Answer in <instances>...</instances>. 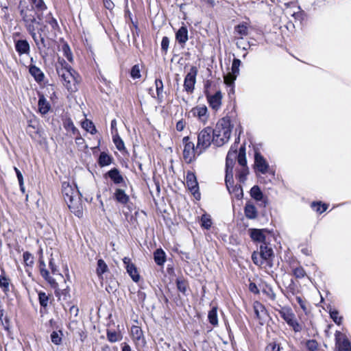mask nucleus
<instances>
[{
	"label": "nucleus",
	"instance_id": "1",
	"mask_svg": "<svg viewBox=\"0 0 351 351\" xmlns=\"http://www.w3.org/2000/svg\"><path fill=\"white\" fill-rule=\"evenodd\" d=\"M62 194L69 210L77 217H82L83 215L82 194L77 186H73L69 182H64L62 184Z\"/></svg>",
	"mask_w": 351,
	"mask_h": 351
},
{
	"label": "nucleus",
	"instance_id": "2",
	"mask_svg": "<svg viewBox=\"0 0 351 351\" xmlns=\"http://www.w3.org/2000/svg\"><path fill=\"white\" fill-rule=\"evenodd\" d=\"M233 125L229 117H225L219 119L214 130V137H215V145L220 147L227 143L232 133Z\"/></svg>",
	"mask_w": 351,
	"mask_h": 351
},
{
	"label": "nucleus",
	"instance_id": "3",
	"mask_svg": "<svg viewBox=\"0 0 351 351\" xmlns=\"http://www.w3.org/2000/svg\"><path fill=\"white\" fill-rule=\"evenodd\" d=\"M214 130L211 127H206L202 130L197 135L196 150H199L198 156L208 149L213 142L215 145Z\"/></svg>",
	"mask_w": 351,
	"mask_h": 351
},
{
	"label": "nucleus",
	"instance_id": "4",
	"mask_svg": "<svg viewBox=\"0 0 351 351\" xmlns=\"http://www.w3.org/2000/svg\"><path fill=\"white\" fill-rule=\"evenodd\" d=\"M19 8L27 31L29 30V28H36L35 24L40 25V21L36 20V11L33 5L19 6Z\"/></svg>",
	"mask_w": 351,
	"mask_h": 351
},
{
	"label": "nucleus",
	"instance_id": "5",
	"mask_svg": "<svg viewBox=\"0 0 351 351\" xmlns=\"http://www.w3.org/2000/svg\"><path fill=\"white\" fill-rule=\"evenodd\" d=\"M57 72L59 77L64 81V85L68 90L73 91L72 84L76 82L75 71L66 64L65 67L57 68Z\"/></svg>",
	"mask_w": 351,
	"mask_h": 351
},
{
	"label": "nucleus",
	"instance_id": "6",
	"mask_svg": "<svg viewBox=\"0 0 351 351\" xmlns=\"http://www.w3.org/2000/svg\"><path fill=\"white\" fill-rule=\"evenodd\" d=\"M189 136H184L182 139L184 144L183 158L187 164L191 163L195 154L198 155L199 150H196L194 143L189 141Z\"/></svg>",
	"mask_w": 351,
	"mask_h": 351
},
{
	"label": "nucleus",
	"instance_id": "7",
	"mask_svg": "<svg viewBox=\"0 0 351 351\" xmlns=\"http://www.w3.org/2000/svg\"><path fill=\"white\" fill-rule=\"evenodd\" d=\"M197 72L198 71L197 67L193 66L191 67L189 72L184 77V89L188 93H192L194 90Z\"/></svg>",
	"mask_w": 351,
	"mask_h": 351
},
{
	"label": "nucleus",
	"instance_id": "8",
	"mask_svg": "<svg viewBox=\"0 0 351 351\" xmlns=\"http://www.w3.org/2000/svg\"><path fill=\"white\" fill-rule=\"evenodd\" d=\"M186 115H187L188 117L191 116L197 117L198 120L204 124L207 122L209 117L208 108L205 105L197 106L193 108Z\"/></svg>",
	"mask_w": 351,
	"mask_h": 351
},
{
	"label": "nucleus",
	"instance_id": "9",
	"mask_svg": "<svg viewBox=\"0 0 351 351\" xmlns=\"http://www.w3.org/2000/svg\"><path fill=\"white\" fill-rule=\"evenodd\" d=\"M254 168L262 174L267 173L269 168V163L258 149H254Z\"/></svg>",
	"mask_w": 351,
	"mask_h": 351
},
{
	"label": "nucleus",
	"instance_id": "10",
	"mask_svg": "<svg viewBox=\"0 0 351 351\" xmlns=\"http://www.w3.org/2000/svg\"><path fill=\"white\" fill-rule=\"evenodd\" d=\"M259 255L263 258L265 262V267H273V258L274 257V251L271 247H269L267 243H261L260 245Z\"/></svg>",
	"mask_w": 351,
	"mask_h": 351
},
{
	"label": "nucleus",
	"instance_id": "11",
	"mask_svg": "<svg viewBox=\"0 0 351 351\" xmlns=\"http://www.w3.org/2000/svg\"><path fill=\"white\" fill-rule=\"evenodd\" d=\"M186 183L189 190L193 193L196 199L200 197L199 185L194 173L188 171L186 178Z\"/></svg>",
	"mask_w": 351,
	"mask_h": 351
},
{
	"label": "nucleus",
	"instance_id": "12",
	"mask_svg": "<svg viewBox=\"0 0 351 351\" xmlns=\"http://www.w3.org/2000/svg\"><path fill=\"white\" fill-rule=\"evenodd\" d=\"M209 106L214 110L217 111L221 106L222 93L221 90L216 91L213 95L209 94L206 96Z\"/></svg>",
	"mask_w": 351,
	"mask_h": 351
},
{
	"label": "nucleus",
	"instance_id": "13",
	"mask_svg": "<svg viewBox=\"0 0 351 351\" xmlns=\"http://www.w3.org/2000/svg\"><path fill=\"white\" fill-rule=\"evenodd\" d=\"M123 262L125 265L127 273L131 277L132 280L135 282H138L140 280V275L136 267L132 263L131 259L130 258L125 257L123 259Z\"/></svg>",
	"mask_w": 351,
	"mask_h": 351
},
{
	"label": "nucleus",
	"instance_id": "14",
	"mask_svg": "<svg viewBox=\"0 0 351 351\" xmlns=\"http://www.w3.org/2000/svg\"><path fill=\"white\" fill-rule=\"evenodd\" d=\"M250 194L252 198L256 201L261 202L264 207L267 206L268 203L267 197L264 196L263 193L258 185H254L251 188Z\"/></svg>",
	"mask_w": 351,
	"mask_h": 351
},
{
	"label": "nucleus",
	"instance_id": "15",
	"mask_svg": "<svg viewBox=\"0 0 351 351\" xmlns=\"http://www.w3.org/2000/svg\"><path fill=\"white\" fill-rule=\"evenodd\" d=\"M15 50L19 56L30 53V45L26 39H19L14 40Z\"/></svg>",
	"mask_w": 351,
	"mask_h": 351
},
{
	"label": "nucleus",
	"instance_id": "16",
	"mask_svg": "<svg viewBox=\"0 0 351 351\" xmlns=\"http://www.w3.org/2000/svg\"><path fill=\"white\" fill-rule=\"evenodd\" d=\"M176 40L184 48L189 40V32L186 25H182L176 32Z\"/></svg>",
	"mask_w": 351,
	"mask_h": 351
},
{
	"label": "nucleus",
	"instance_id": "17",
	"mask_svg": "<svg viewBox=\"0 0 351 351\" xmlns=\"http://www.w3.org/2000/svg\"><path fill=\"white\" fill-rule=\"evenodd\" d=\"M104 177L109 178L114 184H120L124 182L123 177L119 169L114 167L104 174Z\"/></svg>",
	"mask_w": 351,
	"mask_h": 351
},
{
	"label": "nucleus",
	"instance_id": "18",
	"mask_svg": "<svg viewBox=\"0 0 351 351\" xmlns=\"http://www.w3.org/2000/svg\"><path fill=\"white\" fill-rule=\"evenodd\" d=\"M235 165V160H229L226 158V176L225 183L226 185L231 184L233 183V168Z\"/></svg>",
	"mask_w": 351,
	"mask_h": 351
},
{
	"label": "nucleus",
	"instance_id": "19",
	"mask_svg": "<svg viewBox=\"0 0 351 351\" xmlns=\"http://www.w3.org/2000/svg\"><path fill=\"white\" fill-rule=\"evenodd\" d=\"M233 184L234 182L231 184L226 185L229 193L238 200L242 199L243 197L242 186L240 184L233 185Z\"/></svg>",
	"mask_w": 351,
	"mask_h": 351
},
{
	"label": "nucleus",
	"instance_id": "20",
	"mask_svg": "<svg viewBox=\"0 0 351 351\" xmlns=\"http://www.w3.org/2000/svg\"><path fill=\"white\" fill-rule=\"evenodd\" d=\"M29 73L34 77L36 82H42L45 78L44 73L35 64H31L29 66Z\"/></svg>",
	"mask_w": 351,
	"mask_h": 351
},
{
	"label": "nucleus",
	"instance_id": "21",
	"mask_svg": "<svg viewBox=\"0 0 351 351\" xmlns=\"http://www.w3.org/2000/svg\"><path fill=\"white\" fill-rule=\"evenodd\" d=\"M250 237L254 241L259 242L261 243H266V237L264 234L265 230L264 229H250Z\"/></svg>",
	"mask_w": 351,
	"mask_h": 351
},
{
	"label": "nucleus",
	"instance_id": "22",
	"mask_svg": "<svg viewBox=\"0 0 351 351\" xmlns=\"http://www.w3.org/2000/svg\"><path fill=\"white\" fill-rule=\"evenodd\" d=\"M113 198L121 204H126L130 200L129 196L125 193V191L121 189H116Z\"/></svg>",
	"mask_w": 351,
	"mask_h": 351
},
{
	"label": "nucleus",
	"instance_id": "23",
	"mask_svg": "<svg viewBox=\"0 0 351 351\" xmlns=\"http://www.w3.org/2000/svg\"><path fill=\"white\" fill-rule=\"evenodd\" d=\"M245 216L249 219H254L258 216V211L256 206L250 203L247 202L244 207Z\"/></svg>",
	"mask_w": 351,
	"mask_h": 351
},
{
	"label": "nucleus",
	"instance_id": "24",
	"mask_svg": "<svg viewBox=\"0 0 351 351\" xmlns=\"http://www.w3.org/2000/svg\"><path fill=\"white\" fill-rule=\"evenodd\" d=\"M282 293L287 298L295 295L298 292L297 285L293 279H290L285 285V290H282Z\"/></svg>",
	"mask_w": 351,
	"mask_h": 351
},
{
	"label": "nucleus",
	"instance_id": "25",
	"mask_svg": "<svg viewBox=\"0 0 351 351\" xmlns=\"http://www.w3.org/2000/svg\"><path fill=\"white\" fill-rule=\"evenodd\" d=\"M112 161L113 158L111 156H110L105 152H102L100 153L99 156L97 163L99 167H104L110 165L112 162Z\"/></svg>",
	"mask_w": 351,
	"mask_h": 351
},
{
	"label": "nucleus",
	"instance_id": "26",
	"mask_svg": "<svg viewBox=\"0 0 351 351\" xmlns=\"http://www.w3.org/2000/svg\"><path fill=\"white\" fill-rule=\"evenodd\" d=\"M38 110L42 114H47L51 108L50 104L43 95L38 97Z\"/></svg>",
	"mask_w": 351,
	"mask_h": 351
},
{
	"label": "nucleus",
	"instance_id": "27",
	"mask_svg": "<svg viewBox=\"0 0 351 351\" xmlns=\"http://www.w3.org/2000/svg\"><path fill=\"white\" fill-rule=\"evenodd\" d=\"M176 284L178 290L182 293L184 295L186 296L188 295L187 290L189 289V283L186 280H185L184 278H178L176 280Z\"/></svg>",
	"mask_w": 351,
	"mask_h": 351
},
{
	"label": "nucleus",
	"instance_id": "28",
	"mask_svg": "<svg viewBox=\"0 0 351 351\" xmlns=\"http://www.w3.org/2000/svg\"><path fill=\"white\" fill-rule=\"evenodd\" d=\"M154 259L156 265L162 266L166 261V254L161 248L157 249L154 252Z\"/></svg>",
	"mask_w": 351,
	"mask_h": 351
},
{
	"label": "nucleus",
	"instance_id": "29",
	"mask_svg": "<svg viewBox=\"0 0 351 351\" xmlns=\"http://www.w3.org/2000/svg\"><path fill=\"white\" fill-rule=\"evenodd\" d=\"M254 310L256 317L259 320L264 317V315H267V310L265 307L259 302H256L254 304Z\"/></svg>",
	"mask_w": 351,
	"mask_h": 351
},
{
	"label": "nucleus",
	"instance_id": "30",
	"mask_svg": "<svg viewBox=\"0 0 351 351\" xmlns=\"http://www.w3.org/2000/svg\"><path fill=\"white\" fill-rule=\"evenodd\" d=\"M108 270L107 264L102 258L97 260L96 274L99 279H103V274Z\"/></svg>",
	"mask_w": 351,
	"mask_h": 351
},
{
	"label": "nucleus",
	"instance_id": "31",
	"mask_svg": "<svg viewBox=\"0 0 351 351\" xmlns=\"http://www.w3.org/2000/svg\"><path fill=\"white\" fill-rule=\"evenodd\" d=\"M155 86L157 95V101L159 104L163 101V82L161 79L157 78L155 80Z\"/></svg>",
	"mask_w": 351,
	"mask_h": 351
},
{
	"label": "nucleus",
	"instance_id": "32",
	"mask_svg": "<svg viewBox=\"0 0 351 351\" xmlns=\"http://www.w3.org/2000/svg\"><path fill=\"white\" fill-rule=\"evenodd\" d=\"M213 224L212 219L210 215L203 214L200 217V226L202 228L209 230Z\"/></svg>",
	"mask_w": 351,
	"mask_h": 351
},
{
	"label": "nucleus",
	"instance_id": "33",
	"mask_svg": "<svg viewBox=\"0 0 351 351\" xmlns=\"http://www.w3.org/2000/svg\"><path fill=\"white\" fill-rule=\"evenodd\" d=\"M38 296V302L41 308H46L49 302V295L42 291H36Z\"/></svg>",
	"mask_w": 351,
	"mask_h": 351
},
{
	"label": "nucleus",
	"instance_id": "34",
	"mask_svg": "<svg viewBox=\"0 0 351 351\" xmlns=\"http://www.w3.org/2000/svg\"><path fill=\"white\" fill-rule=\"evenodd\" d=\"M208 319L210 324L215 326L218 324L217 308L212 307L208 314Z\"/></svg>",
	"mask_w": 351,
	"mask_h": 351
},
{
	"label": "nucleus",
	"instance_id": "35",
	"mask_svg": "<svg viewBox=\"0 0 351 351\" xmlns=\"http://www.w3.org/2000/svg\"><path fill=\"white\" fill-rule=\"evenodd\" d=\"M238 163L243 167H247V159L245 156V147L241 146L239 148V151L237 156Z\"/></svg>",
	"mask_w": 351,
	"mask_h": 351
},
{
	"label": "nucleus",
	"instance_id": "36",
	"mask_svg": "<svg viewBox=\"0 0 351 351\" xmlns=\"http://www.w3.org/2000/svg\"><path fill=\"white\" fill-rule=\"evenodd\" d=\"M280 317L287 322L288 325L295 319L294 314L289 310H282L279 312Z\"/></svg>",
	"mask_w": 351,
	"mask_h": 351
},
{
	"label": "nucleus",
	"instance_id": "37",
	"mask_svg": "<svg viewBox=\"0 0 351 351\" xmlns=\"http://www.w3.org/2000/svg\"><path fill=\"white\" fill-rule=\"evenodd\" d=\"M63 125L66 130L72 131L73 134H79L77 128L74 125L73 121L71 118H66L63 121Z\"/></svg>",
	"mask_w": 351,
	"mask_h": 351
},
{
	"label": "nucleus",
	"instance_id": "38",
	"mask_svg": "<svg viewBox=\"0 0 351 351\" xmlns=\"http://www.w3.org/2000/svg\"><path fill=\"white\" fill-rule=\"evenodd\" d=\"M82 127L88 132H90L91 134H95L97 133L96 128L93 123V121L85 119L82 122Z\"/></svg>",
	"mask_w": 351,
	"mask_h": 351
},
{
	"label": "nucleus",
	"instance_id": "39",
	"mask_svg": "<svg viewBox=\"0 0 351 351\" xmlns=\"http://www.w3.org/2000/svg\"><path fill=\"white\" fill-rule=\"evenodd\" d=\"M62 330L59 331H53L50 335L51 341L56 346H59L62 343Z\"/></svg>",
	"mask_w": 351,
	"mask_h": 351
},
{
	"label": "nucleus",
	"instance_id": "40",
	"mask_svg": "<svg viewBox=\"0 0 351 351\" xmlns=\"http://www.w3.org/2000/svg\"><path fill=\"white\" fill-rule=\"evenodd\" d=\"M45 22L51 26L52 30L56 31L60 29L57 20L53 16L51 12L47 14Z\"/></svg>",
	"mask_w": 351,
	"mask_h": 351
},
{
	"label": "nucleus",
	"instance_id": "41",
	"mask_svg": "<svg viewBox=\"0 0 351 351\" xmlns=\"http://www.w3.org/2000/svg\"><path fill=\"white\" fill-rule=\"evenodd\" d=\"M112 141L114 144L116 146V148L121 152L125 149L124 142L122 138L120 137L118 133L112 134Z\"/></svg>",
	"mask_w": 351,
	"mask_h": 351
},
{
	"label": "nucleus",
	"instance_id": "42",
	"mask_svg": "<svg viewBox=\"0 0 351 351\" xmlns=\"http://www.w3.org/2000/svg\"><path fill=\"white\" fill-rule=\"evenodd\" d=\"M107 339L111 343H115L122 339V336L114 330H108L106 332Z\"/></svg>",
	"mask_w": 351,
	"mask_h": 351
},
{
	"label": "nucleus",
	"instance_id": "43",
	"mask_svg": "<svg viewBox=\"0 0 351 351\" xmlns=\"http://www.w3.org/2000/svg\"><path fill=\"white\" fill-rule=\"evenodd\" d=\"M311 208L317 213L322 214L327 210L328 204H322L321 202H313Z\"/></svg>",
	"mask_w": 351,
	"mask_h": 351
},
{
	"label": "nucleus",
	"instance_id": "44",
	"mask_svg": "<svg viewBox=\"0 0 351 351\" xmlns=\"http://www.w3.org/2000/svg\"><path fill=\"white\" fill-rule=\"evenodd\" d=\"M330 318L337 325H341L343 322V317L339 315V311L337 309L330 308L328 311Z\"/></svg>",
	"mask_w": 351,
	"mask_h": 351
},
{
	"label": "nucleus",
	"instance_id": "45",
	"mask_svg": "<svg viewBox=\"0 0 351 351\" xmlns=\"http://www.w3.org/2000/svg\"><path fill=\"white\" fill-rule=\"evenodd\" d=\"M129 16H130V21L132 23V27H134V29L131 28V32H132V38L134 39V41L136 40V38L137 37L139 36V34H140V29L138 28V22L137 21H134L132 16H131V13L129 12Z\"/></svg>",
	"mask_w": 351,
	"mask_h": 351
},
{
	"label": "nucleus",
	"instance_id": "46",
	"mask_svg": "<svg viewBox=\"0 0 351 351\" xmlns=\"http://www.w3.org/2000/svg\"><path fill=\"white\" fill-rule=\"evenodd\" d=\"M35 9L38 12H43L47 10V7L43 0H30Z\"/></svg>",
	"mask_w": 351,
	"mask_h": 351
},
{
	"label": "nucleus",
	"instance_id": "47",
	"mask_svg": "<svg viewBox=\"0 0 351 351\" xmlns=\"http://www.w3.org/2000/svg\"><path fill=\"white\" fill-rule=\"evenodd\" d=\"M249 173L247 167H243L242 169L238 171L236 175L237 179L240 183H244L247 180V176Z\"/></svg>",
	"mask_w": 351,
	"mask_h": 351
},
{
	"label": "nucleus",
	"instance_id": "48",
	"mask_svg": "<svg viewBox=\"0 0 351 351\" xmlns=\"http://www.w3.org/2000/svg\"><path fill=\"white\" fill-rule=\"evenodd\" d=\"M236 45L239 49L247 51L251 47L250 43L241 37L237 39Z\"/></svg>",
	"mask_w": 351,
	"mask_h": 351
},
{
	"label": "nucleus",
	"instance_id": "49",
	"mask_svg": "<svg viewBox=\"0 0 351 351\" xmlns=\"http://www.w3.org/2000/svg\"><path fill=\"white\" fill-rule=\"evenodd\" d=\"M45 36L43 34L40 35L39 47H40V49H38V51L43 57H44L47 54V53L45 51V49L49 48L45 38Z\"/></svg>",
	"mask_w": 351,
	"mask_h": 351
},
{
	"label": "nucleus",
	"instance_id": "50",
	"mask_svg": "<svg viewBox=\"0 0 351 351\" xmlns=\"http://www.w3.org/2000/svg\"><path fill=\"white\" fill-rule=\"evenodd\" d=\"M62 50L63 52V55L65 56V58L67 59L68 61L72 62L73 61V54L71 51L70 47L69 45L65 43L62 46Z\"/></svg>",
	"mask_w": 351,
	"mask_h": 351
},
{
	"label": "nucleus",
	"instance_id": "51",
	"mask_svg": "<svg viewBox=\"0 0 351 351\" xmlns=\"http://www.w3.org/2000/svg\"><path fill=\"white\" fill-rule=\"evenodd\" d=\"M9 279L4 274L0 275V287L5 293L9 291Z\"/></svg>",
	"mask_w": 351,
	"mask_h": 351
},
{
	"label": "nucleus",
	"instance_id": "52",
	"mask_svg": "<svg viewBox=\"0 0 351 351\" xmlns=\"http://www.w3.org/2000/svg\"><path fill=\"white\" fill-rule=\"evenodd\" d=\"M23 258L26 266L32 267L34 265V257L29 252L26 251L23 252Z\"/></svg>",
	"mask_w": 351,
	"mask_h": 351
},
{
	"label": "nucleus",
	"instance_id": "53",
	"mask_svg": "<svg viewBox=\"0 0 351 351\" xmlns=\"http://www.w3.org/2000/svg\"><path fill=\"white\" fill-rule=\"evenodd\" d=\"M27 32L29 33V34L32 36V39L34 40L38 50L40 49V47H39L40 35L37 34L36 32V28H29V30Z\"/></svg>",
	"mask_w": 351,
	"mask_h": 351
},
{
	"label": "nucleus",
	"instance_id": "54",
	"mask_svg": "<svg viewBox=\"0 0 351 351\" xmlns=\"http://www.w3.org/2000/svg\"><path fill=\"white\" fill-rule=\"evenodd\" d=\"M252 259L253 263L256 265H265V262L261 257V256L259 255V252H254L253 254H252Z\"/></svg>",
	"mask_w": 351,
	"mask_h": 351
},
{
	"label": "nucleus",
	"instance_id": "55",
	"mask_svg": "<svg viewBox=\"0 0 351 351\" xmlns=\"http://www.w3.org/2000/svg\"><path fill=\"white\" fill-rule=\"evenodd\" d=\"M292 271L296 278H302L306 275L304 269L302 266L293 268Z\"/></svg>",
	"mask_w": 351,
	"mask_h": 351
},
{
	"label": "nucleus",
	"instance_id": "56",
	"mask_svg": "<svg viewBox=\"0 0 351 351\" xmlns=\"http://www.w3.org/2000/svg\"><path fill=\"white\" fill-rule=\"evenodd\" d=\"M241 64V61L238 58H234L232 63V73L233 75H237L239 73V66Z\"/></svg>",
	"mask_w": 351,
	"mask_h": 351
},
{
	"label": "nucleus",
	"instance_id": "57",
	"mask_svg": "<svg viewBox=\"0 0 351 351\" xmlns=\"http://www.w3.org/2000/svg\"><path fill=\"white\" fill-rule=\"evenodd\" d=\"M130 76L133 79H138L141 77V71L138 64H135L132 67Z\"/></svg>",
	"mask_w": 351,
	"mask_h": 351
},
{
	"label": "nucleus",
	"instance_id": "58",
	"mask_svg": "<svg viewBox=\"0 0 351 351\" xmlns=\"http://www.w3.org/2000/svg\"><path fill=\"white\" fill-rule=\"evenodd\" d=\"M235 32L241 36H246L248 34V28L244 24H239L235 27Z\"/></svg>",
	"mask_w": 351,
	"mask_h": 351
},
{
	"label": "nucleus",
	"instance_id": "59",
	"mask_svg": "<svg viewBox=\"0 0 351 351\" xmlns=\"http://www.w3.org/2000/svg\"><path fill=\"white\" fill-rule=\"evenodd\" d=\"M306 348L309 351H316L318 348V343L315 339H310L306 341Z\"/></svg>",
	"mask_w": 351,
	"mask_h": 351
},
{
	"label": "nucleus",
	"instance_id": "60",
	"mask_svg": "<svg viewBox=\"0 0 351 351\" xmlns=\"http://www.w3.org/2000/svg\"><path fill=\"white\" fill-rule=\"evenodd\" d=\"M238 152L236 148L234 149L233 146H231L230 150L226 156V159L235 160L237 158Z\"/></svg>",
	"mask_w": 351,
	"mask_h": 351
},
{
	"label": "nucleus",
	"instance_id": "61",
	"mask_svg": "<svg viewBox=\"0 0 351 351\" xmlns=\"http://www.w3.org/2000/svg\"><path fill=\"white\" fill-rule=\"evenodd\" d=\"M341 348L343 351H351V344L347 337H343L341 343Z\"/></svg>",
	"mask_w": 351,
	"mask_h": 351
},
{
	"label": "nucleus",
	"instance_id": "62",
	"mask_svg": "<svg viewBox=\"0 0 351 351\" xmlns=\"http://www.w3.org/2000/svg\"><path fill=\"white\" fill-rule=\"evenodd\" d=\"M132 332L135 337V339L138 341L141 339L143 336V331L138 326H134L132 328Z\"/></svg>",
	"mask_w": 351,
	"mask_h": 351
},
{
	"label": "nucleus",
	"instance_id": "63",
	"mask_svg": "<svg viewBox=\"0 0 351 351\" xmlns=\"http://www.w3.org/2000/svg\"><path fill=\"white\" fill-rule=\"evenodd\" d=\"M169 45V39L167 36H163L161 41V50L166 53Z\"/></svg>",
	"mask_w": 351,
	"mask_h": 351
},
{
	"label": "nucleus",
	"instance_id": "64",
	"mask_svg": "<svg viewBox=\"0 0 351 351\" xmlns=\"http://www.w3.org/2000/svg\"><path fill=\"white\" fill-rule=\"evenodd\" d=\"M49 267L51 271V273L53 274V275H57V274H60L58 273V267L56 266V265L54 263V260L53 258H51L49 261Z\"/></svg>",
	"mask_w": 351,
	"mask_h": 351
}]
</instances>
